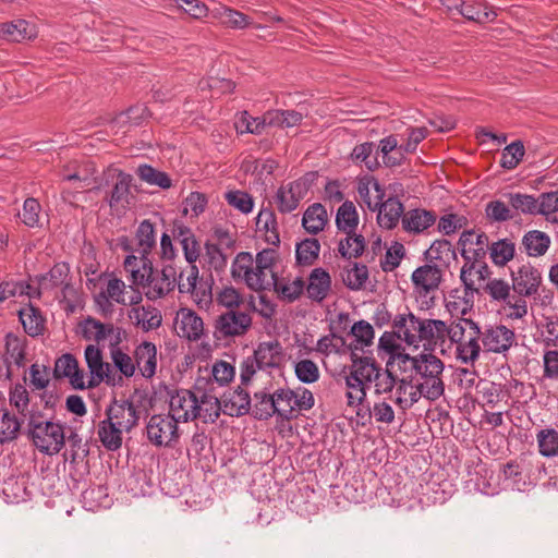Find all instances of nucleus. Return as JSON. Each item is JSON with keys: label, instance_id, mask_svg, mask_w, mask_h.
Here are the masks:
<instances>
[{"label": "nucleus", "instance_id": "13", "mask_svg": "<svg viewBox=\"0 0 558 558\" xmlns=\"http://www.w3.org/2000/svg\"><path fill=\"white\" fill-rule=\"evenodd\" d=\"M513 291L521 296H532L538 293L542 283V275L537 268L530 263L522 264L515 270H511Z\"/></svg>", "mask_w": 558, "mask_h": 558}, {"label": "nucleus", "instance_id": "41", "mask_svg": "<svg viewBox=\"0 0 558 558\" xmlns=\"http://www.w3.org/2000/svg\"><path fill=\"white\" fill-rule=\"evenodd\" d=\"M180 330L182 336L189 340H198L203 336V319L193 311H182L180 320Z\"/></svg>", "mask_w": 558, "mask_h": 558}, {"label": "nucleus", "instance_id": "6", "mask_svg": "<svg viewBox=\"0 0 558 558\" xmlns=\"http://www.w3.org/2000/svg\"><path fill=\"white\" fill-rule=\"evenodd\" d=\"M85 362L90 373L87 387L96 388L101 383L117 386L122 383V376L113 372L112 366L104 361L102 351L95 344H88L84 351Z\"/></svg>", "mask_w": 558, "mask_h": 558}, {"label": "nucleus", "instance_id": "2", "mask_svg": "<svg viewBox=\"0 0 558 558\" xmlns=\"http://www.w3.org/2000/svg\"><path fill=\"white\" fill-rule=\"evenodd\" d=\"M415 365V373L422 379L416 388L423 397L435 401L445 392V384L441 375L445 368L444 362L432 352L417 354V360H411Z\"/></svg>", "mask_w": 558, "mask_h": 558}, {"label": "nucleus", "instance_id": "17", "mask_svg": "<svg viewBox=\"0 0 558 558\" xmlns=\"http://www.w3.org/2000/svg\"><path fill=\"white\" fill-rule=\"evenodd\" d=\"M241 386L232 391L222 393V412L230 416H242L248 414L252 408L250 393Z\"/></svg>", "mask_w": 558, "mask_h": 558}, {"label": "nucleus", "instance_id": "36", "mask_svg": "<svg viewBox=\"0 0 558 558\" xmlns=\"http://www.w3.org/2000/svg\"><path fill=\"white\" fill-rule=\"evenodd\" d=\"M347 236L339 241L338 252L345 259L359 258L365 251V239L362 234L344 232Z\"/></svg>", "mask_w": 558, "mask_h": 558}, {"label": "nucleus", "instance_id": "37", "mask_svg": "<svg viewBox=\"0 0 558 558\" xmlns=\"http://www.w3.org/2000/svg\"><path fill=\"white\" fill-rule=\"evenodd\" d=\"M368 280V268L364 264L353 262L350 267L343 269L342 281L347 288L359 291L364 288Z\"/></svg>", "mask_w": 558, "mask_h": 558}, {"label": "nucleus", "instance_id": "51", "mask_svg": "<svg viewBox=\"0 0 558 558\" xmlns=\"http://www.w3.org/2000/svg\"><path fill=\"white\" fill-rule=\"evenodd\" d=\"M276 272H268L264 268H258L257 265L252 267V272L247 279V287L256 292L270 290L276 284Z\"/></svg>", "mask_w": 558, "mask_h": 558}, {"label": "nucleus", "instance_id": "10", "mask_svg": "<svg viewBox=\"0 0 558 558\" xmlns=\"http://www.w3.org/2000/svg\"><path fill=\"white\" fill-rule=\"evenodd\" d=\"M194 390L198 397V404L202 407V413L205 421L215 422L223 409L222 395L219 397L213 381L204 377L196 379Z\"/></svg>", "mask_w": 558, "mask_h": 558}, {"label": "nucleus", "instance_id": "38", "mask_svg": "<svg viewBox=\"0 0 558 558\" xmlns=\"http://www.w3.org/2000/svg\"><path fill=\"white\" fill-rule=\"evenodd\" d=\"M428 262H438L437 265L448 266L451 257L456 258V252L451 243L446 239L435 240L428 250L424 253Z\"/></svg>", "mask_w": 558, "mask_h": 558}, {"label": "nucleus", "instance_id": "45", "mask_svg": "<svg viewBox=\"0 0 558 558\" xmlns=\"http://www.w3.org/2000/svg\"><path fill=\"white\" fill-rule=\"evenodd\" d=\"M515 254V244L509 239L493 242L489 247L492 262L496 266H505Z\"/></svg>", "mask_w": 558, "mask_h": 558}, {"label": "nucleus", "instance_id": "59", "mask_svg": "<svg viewBox=\"0 0 558 558\" xmlns=\"http://www.w3.org/2000/svg\"><path fill=\"white\" fill-rule=\"evenodd\" d=\"M253 256L248 252H241L236 255L232 268L231 274L234 279L242 278L247 284L248 276L252 272L253 267Z\"/></svg>", "mask_w": 558, "mask_h": 558}, {"label": "nucleus", "instance_id": "61", "mask_svg": "<svg viewBox=\"0 0 558 558\" xmlns=\"http://www.w3.org/2000/svg\"><path fill=\"white\" fill-rule=\"evenodd\" d=\"M213 282L214 279L211 276L206 279L202 277L201 280L196 283L195 290L189 292L199 306H207L211 303Z\"/></svg>", "mask_w": 558, "mask_h": 558}, {"label": "nucleus", "instance_id": "21", "mask_svg": "<svg viewBox=\"0 0 558 558\" xmlns=\"http://www.w3.org/2000/svg\"><path fill=\"white\" fill-rule=\"evenodd\" d=\"M437 216L423 208L410 209L402 216V228L410 233H422L436 222Z\"/></svg>", "mask_w": 558, "mask_h": 558}, {"label": "nucleus", "instance_id": "5", "mask_svg": "<svg viewBox=\"0 0 558 558\" xmlns=\"http://www.w3.org/2000/svg\"><path fill=\"white\" fill-rule=\"evenodd\" d=\"M143 268L148 271L145 282V295L148 300L155 301L172 292L177 286V268L173 264H166L161 270L153 266L150 259L143 263Z\"/></svg>", "mask_w": 558, "mask_h": 558}, {"label": "nucleus", "instance_id": "49", "mask_svg": "<svg viewBox=\"0 0 558 558\" xmlns=\"http://www.w3.org/2000/svg\"><path fill=\"white\" fill-rule=\"evenodd\" d=\"M256 225L259 229L265 230L269 234L266 236V241L269 244L278 246L280 243L278 223L276 215L271 209H262L257 216Z\"/></svg>", "mask_w": 558, "mask_h": 558}, {"label": "nucleus", "instance_id": "3", "mask_svg": "<svg viewBox=\"0 0 558 558\" xmlns=\"http://www.w3.org/2000/svg\"><path fill=\"white\" fill-rule=\"evenodd\" d=\"M283 357V348L278 340L260 342L253 355L244 359L240 365L241 384L247 386L257 371L279 368Z\"/></svg>", "mask_w": 558, "mask_h": 558}, {"label": "nucleus", "instance_id": "52", "mask_svg": "<svg viewBox=\"0 0 558 558\" xmlns=\"http://www.w3.org/2000/svg\"><path fill=\"white\" fill-rule=\"evenodd\" d=\"M271 288H274L280 299L292 303L302 295L305 289V282L301 277H298L292 282L282 283L277 277L276 284H274Z\"/></svg>", "mask_w": 558, "mask_h": 558}, {"label": "nucleus", "instance_id": "25", "mask_svg": "<svg viewBox=\"0 0 558 558\" xmlns=\"http://www.w3.org/2000/svg\"><path fill=\"white\" fill-rule=\"evenodd\" d=\"M35 27L25 20L0 23V38L8 41L21 43L35 37Z\"/></svg>", "mask_w": 558, "mask_h": 558}, {"label": "nucleus", "instance_id": "54", "mask_svg": "<svg viewBox=\"0 0 558 558\" xmlns=\"http://www.w3.org/2000/svg\"><path fill=\"white\" fill-rule=\"evenodd\" d=\"M478 338L471 333L468 341H461L457 344V356L463 363H474L478 359L481 352Z\"/></svg>", "mask_w": 558, "mask_h": 558}, {"label": "nucleus", "instance_id": "24", "mask_svg": "<svg viewBox=\"0 0 558 558\" xmlns=\"http://www.w3.org/2000/svg\"><path fill=\"white\" fill-rule=\"evenodd\" d=\"M69 264L64 262L54 264L47 274L37 277L38 289L36 294L39 296L41 291H51L61 287L69 279Z\"/></svg>", "mask_w": 558, "mask_h": 558}, {"label": "nucleus", "instance_id": "12", "mask_svg": "<svg viewBox=\"0 0 558 558\" xmlns=\"http://www.w3.org/2000/svg\"><path fill=\"white\" fill-rule=\"evenodd\" d=\"M372 183L377 193V198L379 199V205L376 209L378 210V225L381 228L391 230L398 225L404 214L403 204L398 197H389L387 201L383 202V197L385 196L384 189L376 179H373Z\"/></svg>", "mask_w": 558, "mask_h": 558}, {"label": "nucleus", "instance_id": "15", "mask_svg": "<svg viewBox=\"0 0 558 558\" xmlns=\"http://www.w3.org/2000/svg\"><path fill=\"white\" fill-rule=\"evenodd\" d=\"M107 420L113 421L114 424L130 432L135 427L140 420L137 407L130 400L113 399L109 408L106 410Z\"/></svg>", "mask_w": 558, "mask_h": 558}, {"label": "nucleus", "instance_id": "43", "mask_svg": "<svg viewBox=\"0 0 558 558\" xmlns=\"http://www.w3.org/2000/svg\"><path fill=\"white\" fill-rule=\"evenodd\" d=\"M320 243L315 238H307L296 244L295 258L301 266H312L318 258Z\"/></svg>", "mask_w": 558, "mask_h": 558}, {"label": "nucleus", "instance_id": "26", "mask_svg": "<svg viewBox=\"0 0 558 558\" xmlns=\"http://www.w3.org/2000/svg\"><path fill=\"white\" fill-rule=\"evenodd\" d=\"M550 243L551 240L547 233L539 230H531L522 236L521 246L527 256L541 257L547 253Z\"/></svg>", "mask_w": 558, "mask_h": 558}, {"label": "nucleus", "instance_id": "39", "mask_svg": "<svg viewBox=\"0 0 558 558\" xmlns=\"http://www.w3.org/2000/svg\"><path fill=\"white\" fill-rule=\"evenodd\" d=\"M423 347L425 351H435L440 349L444 352L445 345V322L440 319H430L429 326L424 329Z\"/></svg>", "mask_w": 558, "mask_h": 558}, {"label": "nucleus", "instance_id": "16", "mask_svg": "<svg viewBox=\"0 0 558 558\" xmlns=\"http://www.w3.org/2000/svg\"><path fill=\"white\" fill-rule=\"evenodd\" d=\"M114 174L116 181L106 201L112 209L125 208L130 204L133 177L122 170H114Z\"/></svg>", "mask_w": 558, "mask_h": 558}, {"label": "nucleus", "instance_id": "14", "mask_svg": "<svg viewBox=\"0 0 558 558\" xmlns=\"http://www.w3.org/2000/svg\"><path fill=\"white\" fill-rule=\"evenodd\" d=\"M485 351L505 354L515 344V333L505 325L488 326L480 335Z\"/></svg>", "mask_w": 558, "mask_h": 558}, {"label": "nucleus", "instance_id": "8", "mask_svg": "<svg viewBox=\"0 0 558 558\" xmlns=\"http://www.w3.org/2000/svg\"><path fill=\"white\" fill-rule=\"evenodd\" d=\"M252 326V317L241 311H227L215 320L214 337L217 340L244 336Z\"/></svg>", "mask_w": 558, "mask_h": 558}, {"label": "nucleus", "instance_id": "58", "mask_svg": "<svg viewBox=\"0 0 558 558\" xmlns=\"http://www.w3.org/2000/svg\"><path fill=\"white\" fill-rule=\"evenodd\" d=\"M405 255L404 245L398 241H395L390 247H388L385 258L380 262V267L385 272L395 270L401 263V259Z\"/></svg>", "mask_w": 558, "mask_h": 558}, {"label": "nucleus", "instance_id": "28", "mask_svg": "<svg viewBox=\"0 0 558 558\" xmlns=\"http://www.w3.org/2000/svg\"><path fill=\"white\" fill-rule=\"evenodd\" d=\"M19 318L25 332L31 337L43 335L45 330V318L38 307L28 304L27 307L17 312Z\"/></svg>", "mask_w": 558, "mask_h": 558}, {"label": "nucleus", "instance_id": "57", "mask_svg": "<svg viewBox=\"0 0 558 558\" xmlns=\"http://www.w3.org/2000/svg\"><path fill=\"white\" fill-rule=\"evenodd\" d=\"M508 201L512 208L522 214L537 215V199L533 195L509 193Z\"/></svg>", "mask_w": 558, "mask_h": 558}, {"label": "nucleus", "instance_id": "33", "mask_svg": "<svg viewBox=\"0 0 558 558\" xmlns=\"http://www.w3.org/2000/svg\"><path fill=\"white\" fill-rule=\"evenodd\" d=\"M124 428L114 424L113 421L104 420L99 424L98 436L102 446L110 451L118 450L122 445V433Z\"/></svg>", "mask_w": 558, "mask_h": 558}, {"label": "nucleus", "instance_id": "9", "mask_svg": "<svg viewBox=\"0 0 558 558\" xmlns=\"http://www.w3.org/2000/svg\"><path fill=\"white\" fill-rule=\"evenodd\" d=\"M169 415L179 422L194 421L202 416V407L198 404V397L195 390L177 389L170 393Z\"/></svg>", "mask_w": 558, "mask_h": 558}, {"label": "nucleus", "instance_id": "53", "mask_svg": "<svg viewBox=\"0 0 558 558\" xmlns=\"http://www.w3.org/2000/svg\"><path fill=\"white\" fill-rule=\"evenodd\" d=\"M524 153L525 149L522 141L518 140L510 143L501 153L500 166L507 170L517 168L523 159Z\"/></svg>", "mask_w": 558, "mask_h": 558}, {"label": "nucleus", "instance_id": "11", "mask_svg": "<svg viewBox=\"0 0 558 558\" xmlns=\"http://www.w3.org/2000/svg\"><path fill=\"white\" fill-rule=\"evenodd\" d=\"M351 364L344 368V381L347 387V404L348 407H359L363 404L367 396V386L363 378V372L359 369L355 353L350 354Z\"/></svg>", "mask_w": 558, "mask_h": 558}, {"label": "nucleus", "instance_id": "7", "mask_svg": "<svg viewBox=\"0 0 558 558\" xmlns=\"http://www.w3.org/2000/svg\"><path fill=\"white\" fill-rule=\"evenodd\" d=\"M146 436L156 447H172L180 437L178 422L169 414H154L146 424Z\"/></svg>", "mask_w": 558, "mask_h": 558}, {"label": "nucleus", "instance_id": "64", "mask_svg": "<svg viewBox=\"0 0 558 558\" xmlns=\"http://www.w3.org/2000/svg\"><path fill=\"white\" fill-rule=\"evenodd\" d=\"M537 215L548 218L550 214L558 211V191L542 193L537 198Z\"/></svg>", "mask_w": 558, "mask_h": 558}, {"label": "nucleus", "instance_id": "18", "mask_svg": "<svg viewBox=\"0 0 558 558\" xmlns=\"http://www.w3.org/2000/svg\"><path fill=\"white\" fill-rule=\"evenodd\" d=\"M411 279L413 284L420 289V291H423L425 294H427L439 288L442 281V271L437 264H426L424 266L417 267L412 272Z\"/></svg>", "mask_w": 558, "mask_h": 558}, {"label": "nucleus", "instance_id": "30", "mask_svg": "<svg viewBox=\"0 0 558 558\" xmlns=\"http://www.w3.org/2000/svg\"><path fill=\"white\" fill-rule=\"evenodd\" d=\"M295 391L290 388H278L274 391L276 415L281 420L291 421L296 417L294 405Z\"/></svg>", "mask_w": 558, "mask_h": 558}, {"label": "nucleus", "instance_id": "35", "mask_svg": "<svg viewBox=\"0 0 558 558\" xmlns=\"http://www.w3.org/2000/svg\"><path fill=\"white\" fill-rule=\"evenodd\" d=\"M135 239L137 246L136 251L142 256H145V254L149 255L157 243V234L150 220L145 219L138 225Z\"/></svg>", "mask_w": 558, "mask_h": 558}, {"label": "nucleus", "instance_id": "19", "mask_svg": "<svg viewBox=\"0 0 558 558\" xmlns=\"http://www.w3.org/2000/svg\"><path fill=\"white\" fill-rule=\"evenodd\" d=\"M305 288L310 300L322 303L331 290L329 272L322 267L314 268L308 276Z\"/></svg>", "mask_w": 558, "mask_h": 558}, {"label": "nucleus", "instance_id": "46", "mask_svg": "<svg viewBox=\"0 0 558 558\" xmlns=\"http://www.w3.org/2000/svg\"><path fill=\"white\" fill-rule=\"evenodd\" d=\"M359 223V216L352 202L345 201L338 208L336 225L343 232H353Z\"/></svg>", "mask_w": 558, "mask_h": 558}, {"label": "nucleus", "instance_id": "56", "mask_svg": "<svg viewBox=\"0 0 558 558\" xmlns=\"http://www.w3.org/2000/svg\"><path fill=\"white\" fill-rule=\"evenodd\" d=\"M294 373L296 378L303 384H313L319 379V368L317 364L308 359L296 362Z\"/></svg>", "mask_w": 558, "mask_h": 558}, {"label": "nucleus", "instance_id": "4", "mask_svg": "<svg viewBox=\"0 0 558 558\" xmlns=\"http://www.w3.org/2000/svg\"><path fill=\"white\" fill-rule=\"evenodd\" d=\"M355 359L359 369L363 372V378L367 388L369 389L373 385L375 395H386L393 390L398 377L389 369L391 362H388L386 368H383L373 356H362L355 353Z\"/></svg>", "mask_w": 558, "mask_h": 558}, {"label": "nucleus", "instance_id": "27", "mask_svg": "<svg viewBox=\"0 0 558 558\" xmlns=\"http://www.w3.org/2000/svg\"><path fill=\"white\" fill-rule=\"evenodd\" d=\"M327 222V210L320 203L308 206L303 214L302 227L312 235H316L323 231Z\"/></svg>", "mask_w": 558, "mask_h": 558}, {"label": "nucleus", "instance_id": "55", "mask_svg": "<svg viewBox=\"0 0 558 558\" xmlns=\"http://www.w3.org/2000/svg\"><path fill=\"white\" fill-rule=\"evenodd\" d=\"M7 360L14 362L17 366H23L25 360V349L22 340L14 333L9 332L5 336Z\"/></svg>", "mask_w": 558, "mask_h": 558}, {"label": "nucleus", "instance_id": "22", "mask_svg": "<svg viewBox=\"0 0 558 558\" xmlns=\"http://www.w3.org/2000/svg\"><path fill=\"white\" fill-rule=\"evenodd\" d=\"M83 328V337L86 340H95L96 342L104 341L108 336L116 335V340L112 345H118L121 341L120 333L121 328L114 327L112 324H102L101 322L87 317L82 325Z\"/></svg>", "mask_w": 558, "mask_h": 558}, {"label": "nucleus", "instance_id": "60", "mask_svg": "<svg viewBox=\"0 0 558 558\" xmlns=\"http://www.w3.org/2000/svg\"><path fill=\"white\" fill-rule=\"evenodd\" d=\"M542 342L545 348H558V316L544 317Z\"/></svg>", "mask_w": 558, "mask_h": 558}, {"label": "nucleus", "instance_id": "40", "mask_svg": "<svg viewBox=\"0 0 558 558\" xmlns=\"http://www.w3.org/2000/svg\"><path fill=\"white\" fill-rule=\"evenodd\" d=\"M466 329L474 333L475 337L481 335L480 326L472 319L461 318L459 322H453L450 326L445 323V342L449 339L451 343H460Z\"/></svg>", "mask_w": 558, "mask_h": 558}, {"label": "nucleus", "instance_id": "50", "mask_svg": "<svg viewBox=\"0 0 558 558\" xmlns=\"http://www.w3.org/2000/svg\"><path fill=\"white\" fill-rule=\"evenodd\" d=\"M136 173L142 181L150 185H156L163 190L169 189L172 185V181L166 172L159 171L150 165L138 166Z\"/></svg>", "mask_w": 558, "mask_h": 558}, {"label": "nucleus", "instance_id": "47", "mask_svg": "<svg viewBox=\"0 0 558 558\" xmlns=\"http://www.w3.org/2000/svg\"><path fill=\"white\" fill-rule=\"evenodd\" d=\"M21 422L8 410H0V444L10 442L17 438Z\"/></svg>", "mask_w": 558, "mask_h": 558}, {"label": "nucleus", "instance_id": "29", "mask_svg": "<svg viewBox=\"0 0 558 558\" xmlns=\"http://www.w3.org/2000/svg\"><path fill=\"white\" fill-rule=\"evenodd\" d=\"M459 14L468 21L480 24L492 22L497 16V13L489 9L486 3L475 1H461Z\"/></svg>", "mask_w": 558, "mask_h": 558}, {"label": "nucleus", "instance_id": "48", "mask_svg": "<svg viewBox=\"0 0 558 558\" xmlns=\"http://www.w3.org/2000/svg\"><path fill=\"white\" fill-rule=\"evenodd\" d=\"M536 439L538 451L543 457L553 458L558 456V430L544 428L537 432Z\"/></svg>", "mask_w": 558, "mask_h": 558}, {"label": "nucleus", "instance_id": "63", "mask_svg": "<svg viewBox=\"0 0 558 558\" xmlns=\"http://www.w3.org/2000/svg\"><path fill=\"white\" fill-rule=\"evenodd\" d=\"M68 442L70 449L64 453V456L71 463H76L88 454V449L86 448V445L83 444L82 437L77 433L72 432L68 436Z\"/></svg>", "mask_w": 558, "mask_h": 558}, {"label": "nucleus", "instance_id": "34", "mask_svg": "<svg viewBox=\"0 0 558 558\" xmlns=\"http://www.w3.org/2000/svg\"><path fill=\"white\" fill-rule=\"evenodd\" d=\"M350 333L354 337V341L350 343V354L363 351L364 347H368L374 340V328L366 320H359L351 327Z\"/></svg>", "mask_w": 558, "mask_h": 558}, {"label": "nucleus", "instance_id": "31", "mask_svg": "<svg viewBox=\"0 0 558 558\" xmlns=\"http://www.w3.org/2000/svg\"><path fill=\"white\" fill-rule=\"evenodd\" d=\"M274 402V392H269L266 389L258 390L253 396L250 413L256 420H269L272 415L276 414Z\"/></svg>", "mask_w": 558, "mask_h": 558}, {"label": "nucleus", "instance_id": "23", "mask_svg": "<svg viewBox=\"0 0 558 558\" xmlns=\"http://www.w3.org/2000/svg\"><path fill=\"white\" fill-rule=\"evenodd\" d=\"M156 355L157 349L153 342L144 341L135 349V365H137L145 378H151L156 374Z\"/></svg>", "mask_w": 558, "mask_h": 558}, {"label": "nucleus", "instance_id": "1", "mask_svg": "<svg viewBox=\"0 0 558 558\" xmlns=\"http://www.w3.org/2000/svg\"><path fill=\"white\" fill-rule=\"evenodd\" d=\"M28 438L45 454H57L65 441L64 427L58 422L47 420L41 413H31L27 423Z\"/></svg>", "mask_w": 558, "mask_h": 558}, {"label": "nucleus", "instance_id": "32", "mask_svg": "<svg viewBox=\"0 0 558 558\" xmlns=\"http://www.w3.org/2000/svg\"><path fill=\"white\" fill-rule=\"evenodd\" d=\"M130 318L144 331L158 328L161 325L162 317L160 312L153 306L133 307L130 312Z\"/></svg>", "mask_w": 558, "mask_h": 558}, {"label": "nucleus", "instance_id": "42", "mask_svg": "<svg viewBox=\"0 0 558 558\" xmlns=\"http://www.w3.org/2000/svg\"><path fill=\"white\" fill-rule=\"evenodd\" d=\"M375 150V144L373 142H365L356 145L350 157L354 163H364L368 171H376L380 167V162L376 154L373 156Z\"/></svg>", "mask_w": 558, "mask_h": 558}, {"label": "nucleus", "instance_id": "62", "mask_svg": "<svg viewBox=\"0 0 558 558\" xmlns=\"http://www.w3.org/2000/svg\"><path fill=\"white\" fill-rule=\"evenodd\" d=\"M234 367L230 363L226 361H218L213 365L211 368L213 378L206 379L213 381V386L215 384H218L219 386H225L234 378Z\"/></svg>", "mask_w": 558, "mask_h": 558}, {"label": "nucleus", "instance_id": "44", "mask_svg": "<svg viewBox=\"0 0 558 558\" xmlns=\"http://www.w3.org/2000/svg\"><path fill=\"white\" fill-rule=\"evenodd\" d=\"M418 322L420 318L411 312L408 314H399L393 318L392 328L400 340L404 341L409 345H413L414 342L408 338V333H416V325Z\"/></svg>", "mask_w": 558, "mask_h": 558}, {"label": "nucleus", "instance_id": "20", "mask_svg": "<svg viewBox=\"0 0 558 558\" xmlns=\"http://www.w3.org/2000/svg\"><path fill=\"white\" fill-rule=\"evenodd\" d=\"M304 192L305 184L301 181H293L287 186L279 187L276 194V203L279 211L288 214L296 209L303 198Z\"/></svg>", "mask_w": 558, "mask_h": 558}]
</instances>
